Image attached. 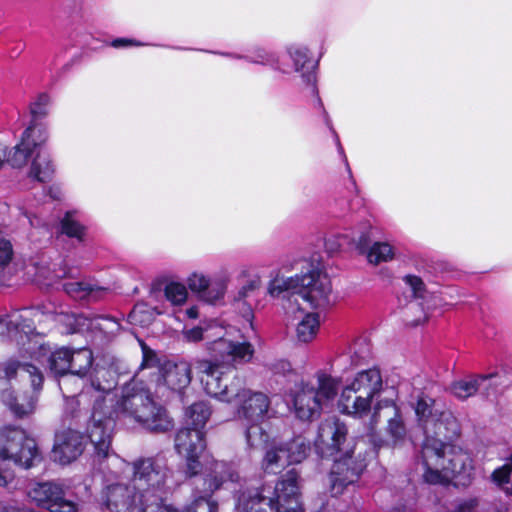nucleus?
I'll use <instances>...</instances> for the list:
<instances>
[{"mask_svg":"<svg viewBox=\"0 0 512 512\" xmlns=\"http://www.w3.org/2000/svg\"><path fill=\"white\" fill-rule=\"evenodd\" d=\"M14 255L13 246L9 240L0 239V272L12 261Z\"/></svg>","mask_w":512,"mask_h":512,"instance_id":"nucleus-45","label":"nucleus"},{"mask_svg":"<svg viewBox=\"0 0 512 512\" xmlns=\"http://www.w3.org/2000/svg\"><path fill=\"white\" fill-rule=\"evenodd\" d=\"M64 291L75 300H99L107 291L106 288L86 281L68 282L63 285Z\"/></svg>","mask_w":512,"mask_h":512,"instance_id":"nucleus-27","label":"nucleus"},{"mask_svg":"<svg viewBox=\"0 0 512 512\" xmlns=\"http://www.w3.org/2000/svg\"><path fill=\"white\" fill-rule=\"evenodd\" d=\"M320 321L317 313H307L296 327L298 341L308 343L312 341L319 330Z\"/></svg>","mask_w":512,"mask_h":512,"instance_id":"nucleus-33","label":"nucleus"},{"mask_svg":"<svg viewBox=\"0 0 512 512\" xmlns=\"http://www.w3.org/2000/svg\"><path fill=\"white\" fill-rule=\"evenodd\" d=\"M347 358L351 360V365L355 367L367 363L371 359L369 345L364 340L355 342L350 348L349 355L341 356L338 361H345Z\"/></svg>","mask_w":512,"mask_h":512,"instance_id":"nucleus-36","label":"nucleus"},{"mask_svg":"<svg viewBox=\"0 0 512 512\" xmlns=\"http://www.w3.org/2000/svg\"><path fill=\"white\" fill-rule=\"evenodd\" d=\"M196 370L201 374V382L207 394L216 399L230 403L234 399L241 401L238 416L245 426V438L250 448H256L267 441L268 436L261 423L268 417L270 399L261 392L240 389L224 372V366L208 360H198Z\"/></svg>","mask_w":512,"mask_h":512,"instance_id":"nucleus-2","label":"nucleus"},{"mask_svg":"<svg viewBox=\"0 0 512 512\" xmlns=\"http://www.w3.org/2000/svg\"><path fill=\"white\" fill-rule=\"evenodd\" d=\"M209 474L203 479L204 487L201 490L203 495L195 499L182 512H218L217 503L207 499L215 491L220 489L227 482H238L239 473L234 462L216 461L209 462Z\"/></svg>","mask_w":512,"mask_h":512,"instance_id":"nucleus-10","label":"nucleus"},{"mask_svg":"<svg viewBox=\"0 0 512 512\" xmlns=\"http://www.w3.org/2000/svg\"><path fill=\"white\" fill-rule=\"evenodd\" d=\"M260 287V280L252 279L244 285L239 291L236 300L238 302L246 301L258 288Z\"/></svg>","mask_w":512,"mask_h":512,"instance_id":"nucleus-51","label":"nucleus"},{"mask_svg":"<svg viewBox=\"0 0 512 512\" xmlns=\"http://www.w3.org/2000/svg\"><path fill=\"white\" fill-rule=\"evenodd\" d=\"M70 348L61 347L54 351L51 347L44 343H37L29 340L28 347L25 352L29 355L31 361L38 364H47L50 371L57 375L62 376L70 371Z\"/></svg>","mask_w":512,"mask_h":512,"instance_id":"nucleus-14","label":"nucleus"},{"mask_svg":"<svg viewBox=\"0 0 512 512\" xmlns=\"http://www.w3.org/2000/svg\"><path fill=\"white\" fill-rule=\"evenodd\" d=\"M353 454L354 451L347 450L334 461L330 473L331 492L334 496L341 495L348 486L354 485L366 468L365 460Z\"/></svg>","mask_w":512,"mask_h":512,"instance_id":"nucleus-11","label":"nucleus"},{"mask_svg":"<svg viewBox=\"0 0 512 512\" xmlns=\"http://www.w3.org/2000/svg\"><path fill=\"white\" fill-rule=\"evenodd\" d=\"M84 230V227L73 218V213L67 212L61 221V232L68 237H74L78 240H82Z\"/></svg>","mask_w":512,"mask_h":512,"instance_id":"nucleus-44","label":"nucleus"},{"mask_svg":"<svg viewBox=\"0 0 512 512\" xmlns=\"http://www.w3.org/2000/svg\"><path fill=\"white\" fill-rule=\"evenodd\" d=\"M28 496L38 507L50 512H77V504L66 499L62 485L56 482L36 483Z\"/></svg>","mask_w":512,"mask_h":512,"instance_id":"nucleus-12","label":"nucleus"},{"mask_svg":"<svg viewBox=\"0 0 512 512\" xmlns=\"http://www.w3.org/2000/svg\"><path fill=\"white\" fill-rule=\"evenodd\" d=\"M208 349L216 359L227 362L246 363L254 355V348L249 342H233L222 336L210 342Z\"/></svg>","mask_w":512,"mask_h":512,"instance_id":"nucleus-19","label":"nucleus"},{"mask_svg":"<svg viewBox=\"0 0 512 512\" xmlns=\"http://www.w3.org/2000/svg\"><path fill=\"white\" fill-rule=\"evenodd\" d=\"M69 373L78 376H85L92 366L93 353L89 348L71 349Z\"/></svg>","mask_w":512,"mask_h":512,"instance_id":"nucleus-32","label":"nucleus"},{"mask_svg":"<svg viewBox=\"0 0 512 512\" xmlns=\"http://www.w3.org/2000/svg\"><path fill=\"white\" fill-rule=\"evenodd\" d=\"M289 54L293 60L295 71H303V81L308 86H311L312 92L318 97V91L315 86L316 76L314 73L316 63L309 58L307 49L299 46H292L289 48Z\"/></svg>","mask_w":512,"mask_h":512,"instance_id":"nucleus-25","label":"nucleus"},{"mask_svg":"<svg viewBox=\"0 0 512 512\" xmlns=\"http://www.w3.org/2000/svg\"><path fill=\"white\" fill-rule=\"evenodd\" d=\"M512 474V454L507 458V462L495 469L491 475L492 481L499 487H503L505 484L510 482ZM506 493L512 495V486L506 488Z\"/></svg>","mask_w":512,"mask_h":512,"instance_id":"nucleus-42","label":"nucleus"},{"mask_svg":"<svg viewBox=\"0 0 512 512\" xmlns=\"http://www.w3.org/2000/svg\"><path fill=\"white\" fill-rule=\"evenodd\" d=\"M339 382L324 372L317 373V387H315L321 403L332 400L338 392Z\"/></svg>","mask_w":512,"mask_h":512,"instance_id":"nucleus-35","label":"nucleus"},{"mask_svg":"<svg viewBox=\"0 0 512 512\" xmlns=\"http://www.w3.org/2000/svg\"><path fill=\"white\" fill-rule=\"evenodd\" d=\"M0 458L29 469L41 461V453L35 439L24 429L5 426L0 429Z\"/></svg>","mask_w":512,"mask_h":512,"instance_id":"nucleus-8","label":"nucleus"},{"mask_svg":"<svg viewBox=\"0 0 512 512\" xmlns=\"http://www.w3.org/2000/svg\"><path fill=\"white\" fill-rule=\"evenodd\" d=\"M420 323H421V321H420V320H415V321H413V325H419Z\"/></svg>","mask_w":512,"mask_h":512,"instance_id":"nucleus-60","label":"nucleus"},{"mask_svg":"<svg viewBox=\"0 0 512 512\" xmlns=\"http://www.w3.org/2000/svg\"><path fill=\"white\" fill-rule=\"evenodd\" d=\"M43 315L44 313L38 308L15 311L8 315L7 326L8 328H14L16 330L31 331L34 329V320H40Z\"/></svg>","mask_w":512,"mask_h":512,"instance_id":"nucleus-31","label":"nucleus"},{"mask_svg":"<svg viewBox=\"0 0 512 512\" xmlns=\"http://www.w3.org/2000/svg\"><path fill=\"white\" fill-rule=\"evenodd\" d=\"M448 448L446 460L441 464L439 471L423 474L426 483L445 485L453 478L468 475L470 468L469 456L462 450L450 445Z\"/></svg>","mask_w":512,"mask_h":512,"instance_id":"nucleus-15","label":"nucleus"},{"mask_svg":"<svg viewBox=\"0 0 512 512\" xmlns=\"http://www.w3.org/2000/svg\"><path fill=\"white\" fill-rule=\"evenodd\" d=\"M201 453H187L183 454L186 458L185 473L188 477L197 475L201 470V463L198 460Z\"/></svg>","mask_w":512,"mask_h":512,"instance_id":"nucleus-47","label":"nucleus"},{"mask_svg":"<svg viewBox=\"0 0 512 512\" xmlns=\"http://www.w3.org/2000/svg\"><path fill=\"white\" fill-rule=\"evenodd\" d=\"M12 476L11 475H2L0 474V486L4 487V486H7L8 483L12 480Z\"/></svg>","mask_w":512,"mask_h":512,"instance_id":"nucleus-58","label":"nucleus"},{"mask_svg":"<svg viewBox=\"0 0 512 512\" xmlns=\"http://www.w3.org/2000/svg\"><path fill=\"white\" fill-rule=\"evenodd\" d=\"M317 103H318L319 107L323 109L324 121H325L326 125L329 127V129L331 130V132L333 133V135L335 137V141H336V144L338 146L339 152L341 154H343V148H342V146L340 144L339 137H338L336 131L334 130V128L332 126V123H331V119H330L328 113L326 112V110L323 108V103H322V101H321V99L319 97L317 98Z\"/></svg>","mask_w":512,"mask_h":512,"instance_id":"nucleus-53","label":"nucleus"},{"mask_svg":"<svg viewBox=\"0 0 512 512\" xmlns=\"http://www.w3.org/2000/svg\"><path fill=\"white\" fill-rule=\"evenodd\" d=\"M224 55L225 56H233L232 54H228V53H225Z\"/></svg>","mask_w":512,"mask_h":512,"instance_id":"nucleus-62","label":"nucleus"},{"mask_svg":"<svg viewBox=\"0 0 512 512\" xmlns=\"http://www.w3.org/2000/svg\"><path fill=\"white\" fill-rule=\"evenodd\" d=\"M495 376V373L471 375L464 379L454 381L451 384L450 390L456 398L460 400H466L478 392L484 381H487Z\"/></svg>","mask_w":512,"mask_h":512,"instance_id":"nucleus-26","label":"nucleus"},{"mask_svg":"<svg viewBox=\"0 0 512 512\" xmlns=\"http://www.w3.org/2000/svg\"><path fill=\"white\" fill-rule=\"evenodd\" d=\"M425 440L421 449V462L424 473H433L439 471L441 464L445 462L449 445L445 443L442 436L435 434H425Z\"/></svg>","mask_w":512,"mask_h":512,"instance_id":"nucleus-20","label":"nucleus"},{"mask_svg":"<svg viewBox=\"0 0 512 512\" xmlns=\"http://www.w3.org/2000/svg\"><path fill=\"white\" fill-rule=\"evenodd\" d=\"M285 292L301 296L312 308H324L331 303L332 285L322 269L309 264L300 274L277 276L270 281L268 293L272 297H280Z\"/></svg>","mask_w":512,"mask_h":512,"instance_id":"nucleus-5","label":"nucleus"},{"mask_svg":"<svg viewBox=\"0 0 512 512\" xmlns=\"http://www.w3.org/2000/svg\"><path fill=\"white\" fill-rule=\"evenodd\" d=\"M140 512H182L170 504H164V500L157 504L140 503Z\"/></svg>","mask_w":512,"mask_h":512,"instance_id":"nucleus-48","label":"nucleus"},{"mask_svg":"<svg viewBox=\"0 0 512 512\" xmlns=\"http://www.w3.org/2000/svg\"><path fill=\"white\" fill-rule=\"evenodd\" d=\"M132 487L139 495V503L157 504L165 500L169 469L160 456L139 458L132 462Z\"/></svg>","mask_w":512,"mask_h":512,"instance_id":"nucleus-6","label":"nucleus"},{"mask_svg":"<svg viewBox=\"0 0 512 512\" xmlns=\"http://www.w3.org/2000/svg\"><path fill=\"white\" fill-rule=\"evenodd\" d=\"M142 352H143V359H142L140 368L145 369V368L159 367V359L153 350L147 348L146 346H143Z\"/></svg>","mask_w":512,"mask_h":512,"instance_id":"nucleus-50","label":"nucleus"},{"mask_svg":"<svg viewBox=\"0 0 512 512\" xmlns=\"http://www.w3.org/2000/svg\"><path fill=\"white\" fill-rule=\"evenodd\" d=\"M388 403L394 411V416L388 421L387 431L394 440H402L406 436L405 423L398 407L392 401Z\"/></svg>","mask_w":512,"mask_h":512,"instance_id":"nucleus-39","label":"nucleus"},{"mask_svg":"<svg viewBox=\"0 0 512 512\" xmlns=\"http://www.w3.org/2000/svg\"><path fill=\"white\" fill-rule=\"evenodd\" d=\"M208 328L193 327L183 332L184 338L189 342H198L200 340L207 339L208 336L205 333L208 332Z\"/></svg>","mask_w":512,"mask_h":512,"instance_id":"nucleus-52","label":"nucleus"},{"mask_svg":"<svg viewBox=\"0 0 512 512\" xmlns=\"http://www.w3.org/2000/svg\"><path fill=\"white\" fill-rule=\"evenodd\" d=\"M284 446L283 453L288 459V464H298L307 458L311 451V443L303 435H297L291 440L282 443Z\"/></svg>","mask_w":512,"mask_h":512,"instance_id":"nucleus-28","label":"nucleus"},{"mask_svg":"<svg viewBox=\"0 0 512 512\" xmlns=\"http://www.w3.org/2000/svg\"><path fill=\"white\" fill-rule=\"evenodd\" d=\"M110 390L111 386L91 379L77 395L65 397L64 417L75 424L86 425L87 436L94 448V460L99 463L113 453L111 443L115 418L133 419L156 433L167 432L174 426L166 409L153 400L142 382L127 384L113 409Z\"/></svg>","mask_w":512,"mask_h":512,"instance_id":"nucleus-1","label":"nucleus"},{"mask_svg":"<svg viewBox=\"0 0 512 512\" xmlns=\"http://www.w3.org/2000/svg\"><path fill=\"white\" fill-rule=\"evenodd\" d=\"M6 158V148L0 143V167L3 165Z\"/></svg>","mask_w":512,"mask_h":512,"instance_id":"nucleus-59","label":"nucleus"},{"mask_svg":"<svg viewBox=\"0 0 512 512\" xmlns=\"http://www.w3.org/2000/svg\"><path fill=\"white\" fill-rule=\"evenodd\" d=\"M323 404L314 386L303 385L294 397L296 416L301 420H312L321 413Z\"/></svg>","mask_w":512,"mask_h":512,"instance_id":"nucleus-21","label":"nucleus"},{"mask_svg":"<svg viewBox=\"0 0 512 512\" xmlns=\"http://www.w3.org/2000/svg\"><path fill=\"white\" fill-rule=\"evenodd\" d=\"M347 427L338 419L329 418L321 422L315 439L316 452L322 457H334L342 452L346 442Z\"/></svg>","mask_w":512,"mask_h":512,"instance_id":"nucleus-13","label":"nucleus"},{"mask_svg":"<svg viewBox=\"0 0 512 512\" xmlns=\"http://www.w3.org/2000/svg\"><path fill=\"white\" fill-rule=\"evenodd\" d=\"M283 450L284 446L282 443H272L267 447L262 460V468L266 473L276 474L286 465H289Z\"/></svg>","mask_w":512,"mask_h":512,"instance_id":"nucleus-29","label":"nucleus"},{"mask_svg":"<svg viewBox=\"0 0 512 512\" xmlns=\"http://www.w3.org/2000/svg\"><path fill=\"white\" fill-rule=\"evenodd\" d=\"M43 382L41 370L31 362L10 360L0 364V398L16 417L35 411Z\"/></svg>","mask_w":512,"mask_h":512,"instance_id":"nucleus-3","label":"nucleus"},{"mask_svg":"<svg viewBox=\"0 0 512 512\" xmlns=\"http://www.w3.org/2000/svg\"><path fill=\"white\" fill-rule=\"evenodd\" d=\"M29 221H30V224H31V225H34V222H33V220H32V219H29Z\"/></svg>","mask_w":512,"mask_h":512,"instance_id":"nucleus-61","label":"nucleus"},{"mask_svg":"<svg viewBox=\"0 0 512 512\" xmlns=\"http://www.w3.org/2000/svg\"><path fill=\"white\" fill-rule=\"evenodd\" d=\"M162 378L169 389L181 392L191 382V367L189 363H166L162 368Z\"/></svg>","mask_w":512,"mask_h":512,"instance_id":"nucleus-23","label":"nucleus"},{"mask_svg":"<svg viewBox=\"0 0 512 512\" xmlns=\"http://www.w3.org/2000/svg\"><path fill=\"white\" fill-rule=\"evenodd\" d=\"M188 286L201 299L212 304L220 300L226 291L225 281L220 279L210 280L200 273H193L188 278Z\"/></svg>","mask_w":512,"mask_h":512,"instance_id":"nucleus-22","label":"nucleus"},{"mask_svg":"<svg viewBox=\"0 0 512 512\" xmlns=\"http://www.w3.org/2000/svg\"><path fill=\"white\" fill-rule=\"evenodd\" d=\"M246 59L252 63L262 65H274L275 63L274 55L269 54L264 49L256 50L254 56L246 57Z\"/></svg>","mask_w":512,"mask_h":512,"instance_id":"nucleus-49","label":"nucleus"},{"mask_svg":"<svg viewBox=\"0 0 512 512\" xmlns=\"http://www.w3.org/2000/svg\"><path fill=\"white\" fill-rule=\"evenodd\" d=\"M370 234L369 231H362L358 236H353L351 242H353L357 248L363 250L367 248L369 244Z\"/></svg>","mask_w":512,"mask_h":512,"instance_id":"nucleus-54","label":"nucleus"},{"mask_svg":"<svg viewBox=\"0 0 512 512\" xmlns=\"http://www.w3.org/2000/svg\"><path fill=\"white\" fill-rule=\"evenodd\" d=\"M84 451L83 436L72 429H67L56 434L52 450L55 462L62 465L76 460Z\"/></svg>","mask_w":512,"mask_h":512,"instance_id":"nucleus-17","label":"nucleus"},{"mask_svg":"<svg viewBox=\"0 0 512 512\" xmlns=\"http://www.w3.org/2000/svg\"><path fill=\"white\" fill-rule=\"evenodd\" d=\"M186 314L191 319H196L199 316L198 308L193 306L186 310Z\"/></svg>","mask_w":512,"mask_h":512,"instance_id":"nucleus-57","label":"nucleus"},{"mask_svg":"<svg viewBox=\"0 0 512 512\" xmlns=\"http://www.w3.org/2000/svg\"><path fill=\"white\" fill-rule=\"evenodd\" d=\"M128 319L133 325L148 326L154 319L153 309L145 303H137L129 313Z\"/></svg>","mask_w":512,"mask_h":512,"instance_id":"nucleus-37","label":"nucleus"},{"mask_svg":"<svg viewBox=\"0 0 512 512\" xmlns=\"http://www.w3.org/2000/svg\"><path fill=\"white\" fill-rule=\"evenodd\" d=\"M48 134L45 128H39L38 133L34 132L33 126H29L22 135L21 141L17 144L5 160L15 168L26 165L28 159L38 147L46 142Z\"/></svg>","mask_w":512,"mask_h":512,"instance_id":"nucleus-18","label":"nucleus"},{"mask_svg":"<svg viewBox=\"0 0 512 512\" xmlns=\"http://www.w3.org/2000/svg\"><path fill=\"white\" fill-rule=\"evenodd\" d=\"M204 432L198 428L186 427L180 429L175 437V449L181 455L187 453H202L205 449Z\"/></svg>","mask_w":512,"mask_h":512,"instance_id":"nucleus-24","label":"nucleus"},{"mask_svg":"<svg viewBox=\"0 0 512 512\" xmlns=\"http://www.w3.org/2000/svg\"><path fill=\"white\" fill-rule=\"evenodd\" d=\"M299 474L289 470L274 486L246 488L237 497L239 512H303Z\"/></svg>","mask_w":512,"mask_h":512,"instance_id":"nucleus-4","label":"nucleus"},{"mask_svg":"<svg viewBox=\"0 0 512 512\" xmlns=\"http://www.w3.org/2000/svg\"><path fill=\"white\" fill-rule=\"evenodd\" d=\"M382 376L378 369L363 370L346 386L340 396L339 407L343 413L362 417L371 408V401L382 390Z\"/></svg>","mask_w":512,"mask_h":512,"instance_id":"nucleus-7","label":"nucleus"},{"mask_svg":"<svg viewBox=\"0 0 512 512\" xmlns=\"http://www.w3.org/2000/svg\"><path fill=\"white\" fill-rule=\"evenodd\" d=\"M270 370L274 372H285L290 370V364L286 360H278L275 363L269 364Z\"/></svg>","mask_w":512,"mask_h":512,"instance_id":"nucleus-55","label":"nucleus"},{"mask_svg":"<svg viewBox=\"0 0 512 512\" xmlns=\"http://www.w3.org/2000/svg\"><path fill=\"white\" fill-rule=\"evenodd\" d=\"M415 413L425 434H435L445 440H452L460 433L458 421L452 413L438 409L435 400L426 395L418 397Z\"/></svg>","mask_w":512,"mask_h":512,"instance_id":"nucleus-9","label":"nucleus"},{"mask_svg":"<svg viewBox=\"0 0 512 512\" xmlns=\"http://www.w3.org/2000/svg\"><path fill=\"white\" fill-rule=\"evenodd\" d=\"M50 103V98L47 94H40L36 101L33 102L30 106V111L32 115V121L29 126H33L34 132L38 133V129L40 127L37 126V121L44 118L47 114V107Z\"/></svg>","mask_w":512,"mask_h":512,"instance_id":"nucleus-40","label":"nucleus"},{"mask_svg":"<svg viewBox=\"0 0 512 512\" xmlns=\"http://www.w3.org/2000/svg\"><path fill=\"white\" fill-rule=\"evenodd\" d=\"M38 275L47 281V285H51L63 278L74 277L72 269L68 268L66 264L60 265L58 268L54 267L53 270L41 267L38 269Z\"/></svg>","mask_w":512,"mask_h":512,"instance_id":"nucleus-41","label":"nucleus"},{"mask_svg":"<svg viewBox=\"0 0 512 512\" xmlns=\"http://www.w3.org/2000/svg\"><path fill=\"white\" fill-rule=\"evenodd\" d=\"M211 415V408L204 401L192 404L186 411L187 424L202 431Z\"/></svg>","mask_w":512,"mask_h":512,"instance_id":"nucleus-34","label":"nucleus"},{"mask_svg":"<svg viewBox=\"0 0 512 512\" xmlns=\"http://www.w3.org/2000/svg\"><path fill=\"white\" fill-rule=\"evenodd\" d=\"M100 503L110 512H140L137 492L120 483L108 485L101 493Z\"/></svg>","mask_w":512,"mask_h":512,"instance_id":"nucleus-16","label":"nucleus"},{"mask_svg":"<svg viewBox=\"0 0 512 512\" xmlns=\"http://www.w3.org/2000/svg\"><path fill=\"white\" fill-rule=\"evenodd\" d=\"M404 282L410 287L413 297L422 298L424 296L425 285L420 277L407 275L404 277Z\"/></svg>","mask_w":512,"mask_h":512,"instance_id":"nucleus-46","label":"nucleus"},{"mask_svg":"<svg viewBox=\"0 0 512 512\" xmlns=\"http://www.w3.org/2000/svg\"><path fill=\"white\" fill-rule=\"evenodd\" d=\"M54 173L49 154L38 147L37 154L32 161L29 176L39 182L49 181Z\"/></svg>","mask_w":512,"mask_h":512,"instance_id":"nucleus-30","label":"nucleus"},{"mask_svg":"<svg viewBox=\"0 0 512 512\" xmlns=\"http://www.w3.org/2000/svg\"><path fill=\"white\" fill-rule=\"evenodd\" d=\"M132 44H133V41L130 39H126V38H118L112 42V46L116 47V48L127 47Z\"/></svg>","mask_w":512,"mask_h":512,"instance_id":"nucleus-56","label":"nucleus"},{"mask_svg":"<svg viewBox=\"0 0 512 512\" xmlns=\"http://www.w3.org/2000/svg\"><path fill=\"white\" fill-rule=\"evenodd\" d=\"M164 293L166 299L173 305H182L188 295L186 286L177 282L168 283L165 286Z\"/></svg>","mask_w":512,"mask_h":512,"instance_id":"nucleus-43","label":"nucleus"},{"mask_svg":"<svg viewBox=\"0 0 512 512\" xmlns=\"http://www.w3.org/2000/svg\"><path fill=\"white\" fill-rule=\"evenodd\" d=\"M393 256V248L386 242H375L367 253L368 261L373 264L387 262L391 260Z\"/></svg>","mask_w":512,"mask_h":512,"instance_id":"nucleus-38","label":"nucleus"}]
</instances>
